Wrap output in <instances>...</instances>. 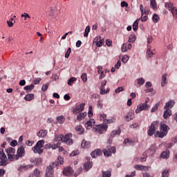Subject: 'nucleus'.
<instances>
[{"mask_svg": "<svg viewBox=\"0 0 177 177\" xmlns=\"http://www.w3.org/2000/svg\"><path fill=\"white\" fill-rule=\"evenodd\" d=\"M136 81L138 85H140V86H142V85H144L145 82H146V80H145L143 77L137 78Z\"/></svg>", "mask_w": 177, "mask_h": 177, "instance_id": "30", "label": "nucleus"}, {"mask_svg": "<svg viewBox=\"0 0 177 177\" xmlns=\"http://www.w3.org/2000/svg\"><path fill=\"white\" fill-rule=\"evenodd\" d=\"M73 137V134L71 133H67L64 136L59 134L56 135L55 138V142H64V143H66V145H73V139L71 138Z\"/></svg>", "mask_w": 177, "mask_h": 177, "instance_id": "3", "label": "nucleus"}, {"mask_svg": "<svg viewBox=\"0 0 177 177\" xmlns=\"http://www.w3.org/2000/svg\"><path fill=\"white\" fill-rule=\"evenodd\" d=\"M129 60V56L128 55H123L122 57V63H128V61Z\"/></svg>", "mask_w": 177, "mask_h": 177, "instance_id": "49", "label": "nucleus"}, {"mask_svg": "<svg viewBox=\"0 0 177 177\" xmlns=\"http://www.w3.org/2000/svg\"><path fill=\"white\" fill-rule=\"evenodd\" d=\"M8 158L3 151V149H0V166L5 167L8 165Z\"/></svg>", "mask_w": 177, "mask_h": 177, "instance_id": "6", "label": "nucleus"}, {"mask_svg": "<svg viewBox=\"0 0 177 177\" xmlns=\"http://www.w3.org/2000/svg\"><path fill=\"white\" fill-rule=\"evenodd\" d=\"M160 106V104L157 103L154 105V106L151 109V113H155V111H157L158 110V106Z\"/></svg>", "mask_w": 177, "mask_h": 177, "instance_id": "51", "label": "nucleus"}, {"mask_svg": "<svg viewBox=\"0 0 177 177\" xmlns=\"http://www.w3.org/2000/svg\"><path fill=\"white\" fill-rule=\"evenodd\" d=\"M161 177H169V169H165L162 172V176Z\"/></svg>", "mask_w": 177, "mask_h": 177, "instance_id": "42", "label": "nucleus"}, {"mask_svg": "<svg viewBox=\"0 0 177 177\" xmlns=\"http://www.w3.org/2000/svg\"><path fill=\"white\" fill-rule=\"evenodd\" d=\"M75 131L77 135H84V128H82V125H77L75 127Z\"/></svg>", "mask_w": 177, "mask_h": 177, "instance_id": "19", "label": "nucleus"}, {"mask_svg": "<svg viewBox=\"0 0 177 177\" xmlns=\"http://www.w3.org/2000/svg\"><path fill=\"white\" fill-rule=\"evenodd\" d=\"M103 153L105 157H110V156H111V151H110L109 149H103Z\"/></svg>", "mask_w": 177, "mask_h": 177, "instance_id": "36", "label": "nucleus"}, {"mask_svg": "<svg viewBox=\"0 0 177 177\" xmlns=\"http://www.w3.org/2000/svg\"><path fill=\"white\" fill-rule=\"evenodd\" d=\"M75 81H77V78L75 77H71L68 80V85H69L70 86H73V84H74L75 82Z\"/></svg>", "mask_w": 177, "mask_h": 177, "instance_id": "33", "label": "nucleus"}, {"mask_svg": "<svg viewBox=\"0 0 177 177\" xmlns=\"http://www.w3.org/2000/svg\"><path fill=\"white\" fill-rule=\"evenodd\" d=\"M171 115L172 111L170 109H166L163 113V118H165V120H167V118L171 117Z\"/></svg>", "mask_w": 177, "mask_h": 177, "instance_id": "22", "label": "nucleus"}, {"mask_svg": "<svg viewBox=\"0 0 177 177\" xmlns=\"http://www.w3.org/2000/svg\"><path fill=\"white\" fill-rule=\"evenodd\" d=\"M85 128H86V129H91V128H92V121H87L85 124Z\"/></svg>", "mask_w": 177, "mask_h": 177, "instance_id": "48", "label": "nucleus"}, {"mask_svg": "<svg viewBox=\"0 0 177 177\" xmlns=\"http://www.w3.org/2000/svg\"><path fill=\"white\" fill-rule=\"evenodd\" d=\"M82 172V167H80L79 169H77L76 172L74 174V176L75 177L78 176V175H80Z\"/></svg>", "mask_w": 177, "mask_h": 177, "instance_id": "58", "label": "nucleus"}, {"mask_svg": "<svg viewBox=\"0 0 177 177\" xmlns=\"http://www.w3.org/2000/svg\"><path fill=\"white\" fill-rule=\"evenodd\" d=\"M81 147L83 149H89L91 147V142L83 140L81 143Z\"/></svg>", "mask_w": 177, "mask_h": 177, "instance_id": "18", "label": "nucleus"}, {"mask_svg": "<svg viewBox=\"0 0 177 177\" xmlns=\"http://www.w3.org/2000/svg\"><path fill=\"white\" fill-rule=\"evenodd\" d=\"M160 131H156L155 138H164L168 135V131H169V127L165 123L161 122L160 124Z\"/></svg>", "mask_w": 177, "mask_h": 177, "instance_id": "4", "label": "nucleus"}, {"mask_svg": "<svg viewBox=\"0 0 177 177\" xmlns=\"http://www.w3.org/2000/svg\"><path fill=\"white\" fill-rule=\"evenodd\" d=\"M125 89L122 86H120L115 90V93H120V92H124Z\"/></svg>", "mask_w": 177, "mask_h": 177, "instance_id": "57", "label": "nucleus"}, {"mask_svg": "<svg viewBox=\"0 0 177 177\" xmlns=\"http://www.w3.org/2000/svg\"><path fill=\"white\" fill-rule=\"evenodd\" d=\"M165 6L167 9H168V10H171L175 8V7H173L174 4L171 2L165 3Z\"/></svg>", "mask_w": 177, "mask_h": 177, "instance_id": "32", "label": "nucleus"}, {"mask_svg": "<svg viewBox=\"0 0 177 177\" xmlns=\"http://www.w3.org/2000/svg\"><path fill=\"white\" fill-rule=\"evenodd\" d=\"M32 151L36 154L37 153L38 154H42L44 153V149H41V148H35V149H32Z\"/></svg>", "mask_w": 177, "mask_h": 177, "instance_id": "44", "label": "nucleus"}, {"mask_svg": "<svg viewBox=\"0 0 177 177\" xmlns=\"http://www.w3.org/2000/svg\"><path fill=\"white\" fill-rule=\"evenodd\" d=\"M35 95L32 93L27 94L24 99L26 102H31V100H34Z\"/></svg>", "mask_w": 177, "mask_h": 177, "instance_id": "27", "label": "nucleus"}, {"mask_svg": "<svg viewBox=\"0 0 177 177\" xmlns=\"http://www.w3.org/2000/svg\"><path fill=\"white\" fill-rule=\"evenodd\" d=\"M126 121L128 122L135 118V112L133 111H129V112L124 117Z\"/></svg>", "mask_w": 177, "mask_h": 177, "instance_id": "10", "label": "nucleus"}, {"mask_svg": "<svg viewBox=\"0 0 177 177\" xmlns=\"http://www.w3.org/2000/svg\"><path fill=\"white\" fill-rule=\"evenodd\" d=\"M24 154H26V151L24 150V147L21 146L18 148L17 151V154H12L7 155L8 160L10 162L15 161V160H19V158H21L22 157H24Z\"/></svg>", "mask_w": 177, "mask_h": 177, "instance_id": "2", "label": "nucleus"}, {"mask_svg": "<svg viewBox=\"0 0 177 177\" xmlns=\"http://www.w3.org/2000/svg\"><path fill=\"white\" fill-rule=\"evenodd\" d=\"M65 120L66 119L64 118V116H63V115L57 117V121L59 124H63V122H64Z\"/></svg>", "mask_w": 177, "mask_h": 177, "instance_id": "35", "label": "nucleus"}, {"mask_svg": "<svg viewBox=\"0 0 177 177\" xmlns=\"http://www.w3.org/2000/svg\"><path fill=\"white\" fill-rule=\"evenodd\" d=\"M97 109H100V110H102V109H103V101H102V100H97Z\"/></svg>", "mask_w": 177, "mask_h": 177, "instance_id": "45", "label": "nucleus"}, {"mask_svg": "<svg viewBox=\"0 0 177 177\" xmlns=\"http://www.w3.org/2000/svg\"><path fill=\"white\" fill-rule=\"evenodd\" d=\"M121 129H118V130H113L111 132L110 139H113L115 136V135H120Z\"/></svg>", "mask_w": 177, "mask_h": 177, "instance_id": "21", "label": "nucleus"}, {"mask_svg": "<svg viewBox=\"0 0 177 177\" xmlns=\"http://www.w3.org/2000/svg\"><path fill=\"white\" fill-rule=\"evenodd\" d=\"M42 162V159L41 158H35V165H39Z\"/></svg>", "mask_w": 177, "mask_h": 177, "instance_id": "53", "label": "nucleus"}, {"mask_svg": "<svg viewBox=\"0 0 177 177\" xmlns=\"http://www.w3.org/2000/svg\"><path fill=\"white\" fill-rule=\"evenodd\" d=\"M21 17H24V20H27V19H30V15L27 14V12H24L21 15Z\"/></svg>", "mask_w": 177, "mask_h": 177, "instance_id": "61", "label": "nucleus"}, {"mask_svg": "<svg viewBox=\"0 0 177 177\" xmlns=\"http://www.w3.org/2000/svg\"><path fill=\"white\" fill-rule=\"evenodd\" d=\"M156 150H157L156 145H151L148 149V151H150L151 154L153 155L156 153Z\"/></svg>", "mask_w": 177, "mask_h": 177, "instance_id": "40", "label": "nucleus"}, {"mask_svg": "<svg viewBox=\"0 0 177 177\" xmlns=\"http://www.w3.org/2000/svg\"><path fill=\"white\" fill-rule=\"evenodd\" d=\"M168 74L165 73L162 77L161 86H165V84H167V77Z\"/></svg>", "mask_w": 177, "mask_h": 177, "instance_id": "29", "label": "nucleus"}, {"mask_svg": "<svg viewBox=\"0 0 177 177\" xmlns=\"http://www.w3.org/2000/svg\"><path fill=\"white\" fill-rule=\"evenodd\" d=\"M102 152L100 149H95L91 153V156L92 158H96V157H99V156H102Z\"/></svg>", "mask_w": 177, "mask_h": 177, "instance_id": "13", "label": "nucleus"}, {"mask_svg": "<svg viewBox=\"0 0 177 177\" xmlns=\"http://www.w3.org/2000/svg\"><path fill=\"white\" fill-rule=\"evenodd\" d=\"M81 78H82L83 82H86V81H88V77H86V73L82 74Z\"/></svg>", "mask_w": 177, "mask_h": 177, "instance_id": "60", "label": "nucleus"}, {"mask_svg": "<svg viewBox=\"0 0 177 177\" xmlns=\"http://www.w3.org/2000/svg\"><path fill=\"white\" fill-rule=\"evenodd\" d=\"M175 100H170L169 101H168L167 102H166L164 109L165 110L168 109L169 110V109H172V107H174V106H175Z\"/></svg>", "mask_w": 177, "mask_h": 177, "instance_id": "11", "label": "nucleus"}, {"mask_svg": "<svg viewBox=\"0 0 177 177\" xmlns=\"http://www.w3.org/2000/svg\"><path fill=\"white\" fill-rule=\"evenodd\" d=\"M148 130V136H153L154 135V132H156V129L158 128V121H153L151 122V126L149 127Z\"/></svg>", "mask_w": 177, "mask_h": 177, "instance_id": "7", "label": "nucleus"}, {"mask_svg": "<svg viewBox=\"0 0 177 177\" xmlns=\"http://www.w3.org/2000/svg\"><path fill=\"white\" fill-rule=\"evenodd\" d=\"M160 157L162 158H165L166 160L169 158V150L167 149L166 151H163L160 154Z\"/></svg>", "mask_w": 177, "mask_h": 177, "instance_id": "25", "label": "nucleus"}, {"mask_svg": "<svg viewBox=\"0 0 177 177\" xmlns=\"http://www.w3.org/2000/svg\"><path fill=\"white\" fill-rule=\"evenodd\" d=\"M152 20L153 23H158L160 21V17L157 14H154L152 17Z\"/></svg>", "mask_w": 177, "mask_h": 177, "instance_id": "39", "label": "nucleus"}, {"mask_svg": "<svg viewBox=\"0 0 177 177\" xmlns=\"http://www.w3.org/2000/svg\"><path fill=\"white\" fill-rule=\"evenodd\" d=\"M50 82H47L46 84H44L41 88V91L43 92H46L48 91V88H49Z\"/></svg>", "mask_w": 177, "mask_h": 177, "instance_id": "43", "label": "nucleus"}, {"mask_svg": "<svg viewBox=\"0 0 177 177\" xmlns=\"http://www.w3.org/2000/svg\"><path fill=\"white\" fill-rule=\"evenodd\" d=\"M107 128L108 126L106 124H97L93 127V132H97L100 135H102L107 131Z\"/></svg>", "mask_w": 177, "mask_h": 177, "instance_id": "5", "label": "nucleus"}, {"mask_svg": "<svg viewBox=\"0 0 177 177\" xmlns=\"http://www.w3.org/2000/svg\"><path fill=\"white\" fill-rule=\"evenodd\" d=\"M64 162L62 156H58L57 160L53 162L49 166L46 167V177H53V168H56L60 164L62 165Z\"/></svg>", "mask_w": 177, "mask_h": 177, "instance_id": "1", "label": "nucleus"}, {"mask_svg": "<svg viewBox=\"0 0 177 177\" xmlns=\"http://www.w3.org/2000/svg\"><path fill=\"white\" fill-rule=\"evenodd\" d=\"M71 53V48H68L66 53H65V58L68 59L70 57V55Z\"/></svg>", "mask_w": 177, "mask_h": 177, "instance_id": "55", "label": "nucleus"}, {"mask_svg": "<svg viewBox=\"0 0 177 177\" xmlns=\"http://www.w3.org/2000/svg\"><path fill=\"white\" fill-rule=\"evenodd\" d=\"M85 109V103H82L80 105L75 106L73 109V114H78V113H82V111Z\"/></svg>", "mask_w": 177, "mask_h": 177, "instance_id": "9", "label": "nucleus"}, {"mask_svg": "<svg viewBox=\"0 0 177 177\" xmlns=\"http://www.w3.org/2000/svg\"><path fill=\"white\" fill-rule=\"evenodd\" d=\"M85 117H86V112H83L77 115V121H82Z\"/></svg>", "mask_w": 177, "mask_h": 177, "instance_id": "28", "label": "nucleus"}, {"mask_svg": "<svg viewBox=\"0 0 177 177\" xmlns=\"http://www.w3.org/2000/svg\"><path fill=\"white\" fill-rule=\"evenodd\" d=\"M135 41H136V35H131L129 38L128 42H129L130 44H133Z\"/></svg>", "mask_w": 177, "mask_h": 177, "instance_id": "34", "label": "nucleus"}, {"mask_svg": "<svg viewBox=\"0 0 177 177\" xmlns=\"http://www.w3.org/2000/svg\"><path fill=\"white\" fill-rule=\"evenodd\" d=\"M104 43V39H100L98 41H96V45L98 48H100L102 45Z\"/></svg>", "mask_w": 177, "mask_h": 177, "instance_id": "59", "label": "nucleus"}, {"mask_svg": "<svg viewBox=\"0 0 177 177\" xmlns=\"http://www.w3.org/2000/svg\"><path fill=\"white\" fill-rule=\"evenodd\" d=\"M35 86L34 84H30V85H28L24 87V91H32V89H34Z\"/></svg>", "mask_w": 177, "mask_h": 177, "instance_id": "38", "label": "nucleus"}, {"mask_svg": "<svg viewBox=\"0 0 177 177\" xmlns=\"http://www.w3.org/2000/svg\"><path fill=\"white\" fill-rule=\"evenodd\" d=\"M92 105H90L88 107V116L89 118H91V117H93V113L92 112Z\"/></svg>", "mask_w": 177, "mask_h": 177, "instance_id": "47", "label": "nucleus"}, {"mask_svg": "<svg viewBox=\"0 0 177 177\" xmlns=\"http://www.w3.org/2000/svg\"><path fill=\"white\" fill-rule=\"evenodd\" d=\"M63 175L65 176H71L73 175V169L71 167H66L64 169Z\"/></svg>", "mask_w": 177, "mask_h": 177, "instance_id": "15", "label": "nucleus"}, {"mask_svg": "<svg viewBox=\"0 0 177 177\" xmlns=\"http://www.w3.org/2000/svg\"><path fill=\"white\" fill-rule=\"evenodd\" d=\"M45 149H53V150L56 149V147L50 145V144H47L45 145Z\"/></svg>", "mask_w": 177, "mask_h": 177, "instance_id": "63", "label": "nucleus"}, {"mask_svg": "<svg viewBox=\"0 0 177 177\" xmlns=\"http://www.w3.org/2000/svg\"><path fill=\"white\" fill-rule=\"evenodd\" d=\"M154 55H155V53L153 50H151L150 48H148L147 50V55H146L147 59L151 58V57L154 56Z\"/></svg>", "mask_w": 177, "mask_h": 177, "instance_id": "26", "label": "nucleus"}, {"mask_svg": "<svg viewBox=\"0 0 177 177\" xmlns=\"http://www.w3.org/2000/svg\"><path fill=\"white\" fill-rule=\"evenodd\" d=\"M174 19H177V9L174 7L173 9L170 10Z\"/></svg>", "mask_w": 177, "mask_h": 177, "instance_id": "46", "label": "nucleus"}, {"mask_svg": "<svg viewBox=\"0 0 177 177\" xmlns=\"http://www.w3.org/2000/svg\"><path fill=\"white\" fill-rule=\"evenodd\" d=\"M140 10L142 13V17L140 18H139L140 20H141V21H142V23H145V21H147V19H148L147 15H145L143 17L144 14H143V5L142 4L140 5Z\"/></svg>", "mask_w": 177, "mask_h": 177, "instance_id": "17", "label": "nucleus"}, {"mask_svg": "<svg viewBox=\"0 0 177 177\" xmlns=\"http://www.w3.org/2000/svg\"><path fill=\"white\" fill-rule=\"evenodd\" d=\"M90 31H91V26H87L86 27V29H85V31H84V37L85 38H86V37H88V35H89Z\"/></svg>", "mask_w": 177, "mask_h": 177, "instance_id": "37", "label": "nucleus"}, {"mask_svg": "<svg viewBox=\"0 0 177 177\" xmlns=\"http://www.w3.org/2000/svg\"><path fill=\"white\" fill-rule=\"evenodd\" d=\"M41 81H42V79L41 77H37L34 80L33 84L35 85H39V82H41Z\"/></svg>", "mask_w": 177, "mask_h": 177, "instance_id": "52", "label": "nucleus"}, {"mask_svg": "<svg viewBox=\"0 0 177 177\" xmlns=\"http://www.w3.org/2000/svg\"><path fill=\"white\" fill-rule=\"evenodd\" d=\"M107 149H108V150H109V151H111V153H113V154H115L116 150H115V147L108 146Z\"/></svg>", "mask_w": 177, "mask_h": 177, "instance_id": "54", "label": "nucleus"}, {"mask_svg": "<svg viewBox=\"0 0 177 177\" xmlns=\"http://www.w3.org/2000/svg\"><path fill=\"white\" fill-rule=\"evenodd\" d=\"M143 14L147 16L149 15H151V11H150V8L149 7H145L143 10Z\"/></svg>", "mask_w": 177, "mask_h": 177, "instance_id": "41", "label": "nucleus"}, {"mask_svg": "<svg viewBox=\"0 0 177 177\" xmlns=\"http://www.w3.org/2000/svg\"><path fill=\"white\" fill-rule=\"evenodd\" d=\"M104 122H107V124H111L113 122H115V118H112L111 119L104 120Z\"/></svg>", "mask_w": 177, "mask_h": 177, "instance_id": "56", "label": "nucleus"}, {"mask_svg": "<svg viewBox=\"0 0 177 177\" xmlns=\"http://www.w3.org/2000/svg\"><path fill=\"white\" fill-rule=\"evenodd\" d=\"M148 102H149V100H146L145 103L140 104V105H138V106H140L142 111H143V110H145V111H147L149 109H150V106L147 104Z\"/></svg>", "mask_w": 177, "mask_h": 177, "instance_id": "14", "label": "nucleus"}, {"mask_svg": "<svg viewBox=\"0 0 177 177\" xmlns=\"http://www.w3.org/2000/svg\"><path fill=\"white\" fill-rule=\"evenodd\" d=\"M33 175L36 177H39L41 176V171L38 169H36L33 171Z\"/></svg>", "mask_w": 177, "mask_h": 177, "instance_id": "50", "label": "nucleus"}, {"mask_svg": "<svg viewBox=\"0 0 177 177\" xmlns=\"http://www.w3.org/2000/svg\"><path fill=\"white\" fill-rule=\"evenodd\" d=\"M134 168L137 171H149V168H150V167L144 166V165H136L134 166Z\"/></svg>", "mask_w": 177, "mask_h": 177, "instance_id": "12", "label": "nucleus"}, {"mask_svg": "<svg viewBox=\"0 0 177 177\" xmlns=\"http://www.w3.org/2000/svg\"><path fill=\"white\" fill-rule=\"evenodd\" d=\"M6 153L7 156H9L10 154H15L16 149H15L13 147H10L6 149Z\"/></svg>", "mask_w": 177, "mask_h": 177, "instance_id": "23", "label": "nucleus"}, {"mask_svg": "<svg viewBox=\"0 0 177 177\" xmlns=\"http://www.w3.org/2000/svg\"><path fill=\"white\" fill-rule=\"evenodd\" d=\"M150 5L153 10H157V2H156V0H151Z\"/></svg>", "mask_w": 177, "mask_h": 177, "instance_id": "31", "label": "nucleus"}, {"mask_svg": "<svg viewBox=\"0 0 177 177\" xmlns=\"http://www.w3.org/2000/svg\"><path fill=\"white\" fill-rule=\"evenodd\" d=\"M121 50L122 52H127L128 50V48H127V44H123L121 46Z\"/></svg>", "mask_w": 177, "mask_h": 177, "instance_id": "64", "label": "nucleus"}, {"mask_svg": "<svg viewBox=\"0 0 177 177\" xmlns=\"http://www.w3.org/2000/svg\"><path fill=\"white\" fill-rule=\"evenodd\" d=\"M45 145V141L43 140L37 141L35 146L32 148V150H35V149H42V146Z\"/></svg>", "mask_w": 177, "mask_h": 177, "instance_id": "16", "label": "nucleus"}, {"mask_svg": "<svg viewBox=\"0 0 177 177\" xmlns=\"http://www.w3.org/2000/svg\"><path fill=\"white\" fill-rule=\"evenodd\" d=\"M46 135H48V130H40L37 133V136L39 138H46Z\"/></svg>", "mask_w": 177, "mask_h": 177, "instance_id": "20", "label": "nucleus"}, {"mask_svg": "<svg viewBox=\"0 0 177 177\" xmlns=\"http://www.w3.org/2000/svg\"><path fill=\"white\" fill-rule=\"evenodd\" d=\"M86 162L84 165V171L88 172L93 167V162H91V157H86Z\"/></svg>", "mask_w": 177, "mask_h": 177, "instance_id": "8", "label": "nucleus"}, {"mask_svg": "<svg viewBox=\"0 0 177 177\" xmlns=\"http://www.w3.org/2000/svg\"><path fill=\"white\" fill-rule=\"evenodd\" d=\"M140 21V19H137L133 24V31H138V29L139 28V21Z\"/></svg>", "mask_w": 177, "mask_h": 177, "instance_id": "24", "label": "nucleus"}, {"mask_svg": "<svg viewBox=\"0 0 177 177\" xmlns=\"http://www.w3.org/2000/svg\"><path fill=\"white\" fill-rule=\"evenodd\" d=\"M100 95H106V93H109V91H106L104 87H100Z\"/></svg>", "mask_w": 177, "mask_h": 177, "instance_id": "62", "label": "nucleus"}]
</instances>
